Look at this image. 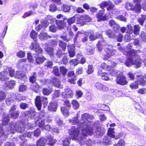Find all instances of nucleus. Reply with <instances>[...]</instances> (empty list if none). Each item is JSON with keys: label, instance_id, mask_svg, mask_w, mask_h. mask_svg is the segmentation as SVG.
<instances>
[{"label": "nucleus", "instance_id": "obj_1", "mask_svg": "<svg viewBox=\"0 0 146 146\" xmlns=\"http://www.w3.org/2000/svg\"><path fill=\"white\" fill-rule=\"evenodd\" d=\"M123 53L126 55H130L131 56L127 60L125 63L127 66L129 67L132 65H134L136 68L141 66V60L139 56L136 54L134 50L125 51Z\"/></svg>", "mask_w": 146, "mask_h": 146}, {"label": "nucleus", "instance_id": "obj_2", "mask_svg": "<svg viewBox=\"0 0 146 146\" xmlns=\"http://www.w3.org/2000/svg\"><path fill=\"white\" fill-rule=\"evenodd\" d=\"M94 118L93 115H89L88 113H86L82 114L80 120L78 123V127L81 128V130H89V129L92 128L90 126L91 123L90 119L91 120Z\"/></svg>", "mask_w": 146, "mask_h": 146}, {"label": "nucleus", "instance_id": "obj_3", "mask_svg": "<svg viewBox=\"0 0 146 146\" xmlns=\"http://www.w3.org/2000/svg\"><path fill=\"white\" fill-rule=\"evenodd\" d=\"M6 129V131L8 133V134L10 133H14L15 131L23 133L24 131L25 127L21 123H15L11 122L9 125H7Z\"/></svg>", "mask_w": 146, "mask_h": 146}, {"label": "nucleus", "instance_id": "obj_4", "mask_svg": "<svg viewBox=\"0 0 146 146\" xmlns=\"http://www.w3.org/2000/svg\"><path fill=\"white\" fill-rule=\"evenodd\" d=\"M8 72L9 73V76L12 77L14 75L15 71L10 68H7L5 71L0 73V80L3 81L8 80Z\"/></svg>", "mask_w": 146, "mask_h": 146}, {"label": "nucleus", "instance_id": "obj_5", "mask_svg": "<svg viewBox=\"0 0 146 146\" xmlns=\"http://www.w3.org/2000/svg\"><path fill=\"white\" fill-rule=\"evenodd\" d=\"M42 102L44 104L45 106H46L48 103L47 98L39 96L36 97L35 100V103L36 106L38 110L41 109Z\"/></svg>", "mask_w": 146, "mask_h": 146}, {"label": "nucleus", "instance_id": "obj_6", "mask_svg": "<svg viewBox=\"0 0 146 146\" xmlns=\"http://www.w3.org/2000/svg\"><path fill=\"white\" fill-rule=\"evenodd\" d=\"M82 135L81 136V137L78 138V139L79 141V142L80 145H84L86 141H84V139L85 138L86 136L88 134L91 135L93 132V130L92 128H90V129L89 130L87 129L81 130Z\"/></svg>", "mask_w": 146, "mask_h": 146}, {"label": "nucleus", "instance_id": "obj_7", "mask_svg": "<svg viewBox=\"0 0 146 146\" xmlns=\"http://www.w3.org/2000/svg\"><path fill=\"white\" fill-rule=\"evenodd\" d=\"M119 73V74L117 76L116 81L117 84L122 85H124L127 84V82L126 79L125 77L123 75V73L118 71L117 73Z\"/></svg>", "mask_w": 146, "mask_h": 146}, {"label": "nucleus", "instance_id": "obj_8", "mask_svg": "<svg viewBox=\"0 0 146 146\" xmlns=\"http://www.w3.org/2000/svg\"><path fill=\"white\" fill-rule=\"evenodd\" d=\"M79 130L78 129L73 127L69 131L71 138L72 139L76 140L78 139L79 135Z\"/></svg>", "mask_w": 146, "mask_h": 146}, {"label": "nucleus", "instance_id": "obj_9", "mask_svg": "<svg viewBox=\"0 0 146 146\" xmlns=\"http://www.w3.org/2000/svg\"><path fill=\"white\" fill-rule=\"evenodd\" d=\"M104 10H102L97 13L96 17L98 21L100 22L102 21H106L108 19V18L107 15H103L104 14Z\"/></svg>", "mask_w": 146, "mask_h": 146}, {"label": "nucleus", "instance_id": "obj_10", "mask_svg": "<svg viewBox=\"0 0 146 146\" xmlns=\"http://www.w3.org/2000/svg\"><path fill=\"white\" fill-rule=\"evenodd\" d=\"M30 48L40 54L42 53L43 52L42 49L40 47L36 40H34V42L32 43L31 45L30 46Z\"/></svg>", "mask_w": 146, "mask_h": 146}, {"label": "nucleus", "instance_id": "obj_11", "mask_svg": "<svg viewBox=\"0 0 146 146\" xmlns=\"http://www.w3.org/2000/svg\"><path fill=\"white\" fill-rule=\"evenodd\" d=\"M115 51V50H113L111 46L106 48L105 50L106 54L104 55V56L106 57H104V60H106L111 56L114 54Z\"/></svg>", "mask_w": 146, "mask_h": 146}, {"label": "nucleus", "instance_id": "obj_12", "mask_svg": "<svg viewBox=\"0 0 146 146\" xmlns=\"http://www.w3.org/2000/svg\"><path fill=\"white\" fill-rule=\"evenodd\" d=\"M16 110V106L13 105L12 106L9 110V113L11 117L13 119L17 118L19 115L20 113L19 110L15 111Z\"/></svg>", "mask_w": 146, "mask_h": 146}, {"label": "nucleus", "instance_id": "obj_13", "mask_svg": "<svg viewBox=\"0 0 146 146\" xmlns=\"http://www.w3.org/2000/svg\"><path fill=\"white\" fill-rule=\"evenodd\" d=\"M74 95L72 91L69 88L66 89L62 93V95L64 98H72Z\"/></svg>", "mask_w": 146, "mask_h": 146}, {"label": "nucleus", "instance_id": "obj_14", "mask_svg": "<svg viewBox=\"0 0 146 146\" xmlns=\"http://www.w3.org/2000/svg\"><path fill=\"white\" fill-rule=\"evenodd\" d=\"M105 131L106 130L104 128L98 127L94 132V135L97 137H100L103 135Z\"/></svg>", "mask_w": 146, "mask_h": 146}, {"label": "nucleus", "instance_id": "obj_15", "mask_svg": "<svg viewBox=\"0 0 146 146\" xmlns=\"http://www.w3.org/2000/svg\"><path fill=\"white\" fill-rule=\"evenodd\" d=\"M15 96L13 93L9 94L6 98V103L8 105H10L15 99Z\"/></svg>", "mask_w": 146, "mask_h": 146}, {"label": "nucleus", "instance_id": "obj_16", "mask_svg": "<svg viewBox=\"0 0 146 146\" xmlns=\"http://www.w3.org/2000/svg\"><path fill=\"white\" fill-rule=\"evenodd\" d=\"M53 85L58 88H62L63 85L60 84V82L59 80L56 77H54L52 80Z\"/></svg>", "mask_w": 146, "mask_h": 146}, {"label": "nucleus", "instance_id": "obj_17", "mask_svg": "<svg viewBox=\"0 0 146 146\" xmlns=\"http://www.w3.org/2000/svg\"><path fill=\"white\" fill-rule=\"evenodd\" d=\"M48 38H50L51 36L47 35L46 32L42 31H41L39 35V38L40 40H45Z\"/></svg>", "mask_w": 146, "mask_h": 146}, {"label": "nucleus", "instance_id": "obj_18", "mask_svg": "<svg viewBox=\"0 0 146 146\" xmlns=\"http://www.w3.org/2000/svg\"><path fill=\"white\" fill-rule=\"evenodd\" d=\"M36 62L38 64H40L46 60V58L42 56H35Z\"/></svg>", "mask_w": 146, "mask_h": 146}, {"label": "nucleus", "instance_id": "obj_19", "mask_svg": "<svg viewBox=\"0 0 146 146\" xmlns=\"http://www.w3.org/2000/svg\"><path fill=\"white\" fill-rule=\"evenodd\" d=\"M56 23L59 29H64L66 26V23L63 21H57Z\"/></svg>", "mask_w": 146, "mask_h": 146}, {"label": "nucleus", "instance_id": "obj_20", "mask_svg": "<svg viewBox=\"0 0 146 146\" xmlns=\"http://www.w3.org/2000/svg\"><path fill=\"white\" fill-rule=\"evenodd\" d=\"M46 142V139L42 137L37 141L36 146H44L45 145Z\"/></svg>", "mask_w": 146, "mask_h": 146}, {"label": "nucleus", "instance_id": "obj_21", "mask_svg": "<svg viewBox=\"0 0 146 146\" xmlns=\"http://www.w3.org/2000/svg\"><path fill=\"white\" fill-rule=\"evenodd\" d=\"M86 17V15H81L79 17L77 21V23L78 24L82 25L86 24L85 18Z\"/></svg>", "mask_w": 146, "mask_h": 146}, {"label": "nucleus", "instance_id": "obj_22", "mask_svg": "<svg viewBox=\"0 0 146 146\" xmlns=\"http://www.w3.org/2000/svg\"><path fill=\"white\" fill-rule=\"evenodd\" d=\"M114 129L113 128H109L108 132V135L110 137L113 138H115V139H117L119 138V137H117V136L115 137V135L113 134L114 133Z\"/></svg>", "mask_w": 146, "mask_h": 146}, {"label": "nucleus", "instance_id": "obj_23", "mask_svg": "<svg viewBox=\"0 0 146 146\" xmlns=\"http://www.w3.org/2000/svg\"><path fill=\"white\" fill-rule=\"evenodd\" d=\"M57 109V104L55 102L50 103L48 106V109L51 111H55Z\"/></svg>", "mask_w": 146, "mask_h": 146}, {"label": "nucleus", "instance_id": "obj_24", "mask_svg": "<svg viewBox=\"0 0 146 146\" xmlns=\"http://www.w3.org/2000/svg\"><path fill=\"white\" fill-rule=\"evenodd\" d=\"M67 48L69 51V56L71 57H73L75 55L74 46L72 45H68Z\"/></svg>", "mask_w": 146, "mask_h": 146}, {"label": "nucleus", "instance_id": "obj_25", "mask_svg": "<svg viewBox=\"0 0 146 146\" xmlns=\"http://www.w3.org/2000/svg\"><path fill=\"white\" fill-rule=\"evenodd\" d=\"M103 143L106 145L111 144L112 142L110 140V138L108 136H105L103 140Z\"/></svg>", "mask_w": 146, "mask_h": 146}, {"label": "nucleus", "instance_id": "obj_26", "mask_svg": "<svg viewBox=\"0 0 146 146\" xmlns=\"http://www.w3.org/2000/svg\"><path fill=\"white\" fill-rule=\"evenodd\" d=\"M52 91V89L50 87L44 88L42 90V92L44 95H48Z\"/></svg>", "mask_w": 146, "mask_h": 146}, {"label": "nucleus", "instance_id": "obj_27", "mask_svg": "<svg viewBox=\"0 0 146 146\" xmlns=\"http://www.w3.org/2000/svg\"><path fill=\"white\" fill-rule=\"evenodd\" d=\"M101 71L99 70L98 71V74L100 76H101V77L103 80H109V78L108 75V74L106 73H101Z\"/></svg>", "mask_w": 146, "mask_h": 146}, {"label": "nucleus", "instance_id": "obj_28", "mask_svg": "<svg viewBox=\"0 0 146 146\" xmlns=\"http://www.w3.org/2000/svg\"><path fill=\"white\" fill-rule=\"evenodd\" d=\"M102 36V35L97 33L95 35L91 34L89 36V38L91 40H94L98 38H100Z\"/></svg>", "mask_w": 146, "mask_h": 146}, {"label": "nucleus", "instance_id": "obj_29", "mask_svg": "<svg viewBox=\"0 0 146 146\" xmlns=\"http://www.w3.org/2000/svg\"><path fill=\"white\" fill-rule=\"evenodd\" d=\"M48 0H42L41 3V6L42 7V11L39 10V12L41 13H42L45 10V7L46 6L47 3L48 2Z\"/></svg>", "mask_w": 146, "mask_h": 146}, {"label": "nucleus", "instance_id": "obj_30", "mask_svg": "<svg viewBox=\"0 0 146 146\" xmlns=\"http://www.w3.org/2000/svg\"><path fill=\"white\" fill-rule=\"evenodd\" d=\"M46 142H49L48 144L52 146L53 145L56 143V141L55 139H53V138L50 136L48 137L46 139Z\"/></svg>", "mask_w": 146, "mask_h": 146}, {"label": "nucleus", "instance_id": "obj_31", "mask_svg": "<svg viewBox=\"0 0 146 146\" xmlns=\"http://www.w3.org/2000/svg\"><path fill=\"white\" fill-rule=\"evenodd\" d=\"M138 77L137 82L139 83V84L142 86H144L145 84V81L144 80V77L142 75H139Z\"/></svg>", "mask_w": 146, "mask_h": 146}, {"label": "nucleus", "instance_id": "obj_32", "mask_svg": "<svg viewBox=\"0 0 146 146\" xmlns=\"http://www.w3.org/2000/svg\"><path fill=\"white\" fill-rule=\"evenodd\" d=\"M78 113H77V117H74L72 119H70L69 121V122L73 125L77 124V126H78V123L79 121L78 120Z\"/></svg>", "mask_w": 146, "mask_h": 146}, {"label": "nucleus", "instance_id": "obj_33", "mask_svg": "<svg viewBox=\"0 0 146 146\" xmlns=\"http://www.w3.org/2000/svg\"><path fill=\"white\" fill-rule=\"evenodd\" d=\"M15 77L18 78L22 79L24 78H26L25 74L24 72L21 71H17L16 74L15 75Z\"/></svg>", "mask_w": 146, "mask_h": 146}, {"label": "nucleus", "instance_id": "obj_34", "mask_svg": "<svg viewBox=\"0 0 146 146\" xmlns=\"http://www.w3.org/2000/svg\"><path fill=\"white\" fill-rule=\"evenodd\" d=\"M24 136L23 135H20L19 137L17 138V141L20 144V145L23 144L25 141Z\"/></svg>", "mask_w": 146, "mask_h": 146}, {"label": "nucleus", "instance_id": "obj_35", "mask_svg": "<svg viewBox=\"0 0 146 146\" xmlns=\"http://www.w3.org/2000/svg\"><path fill=\"white\" fill-rule=\"evenodd\" d=\"M106 42L104 41H99L97 44V47L98 50L99 52L102 51L103 49V46L105 45Z\"/></svg>", "mask_w": 146, "mask_h": 146}, {"label": "nucleus", "instance_id": "obj_36", "mask_svg": "<svg viewBox=\"0 0 146 146\" xmlns=\"http://www.w3.org/2000/svg\"><path fill=\"white\" fill-rule=\"evenodd\" d=\"M3 117L4 119L2 121V124L3 125H5L9 121V117L8 115L6 114L3 115Z\"/></svg>", "mask_w": 146, "mask_h": 146}, {"label": "nucleus", "instance_id": "obj_37", "mask_svg": "<svg viewBox=\"0 0 146 146\" xmlns=\"http://www.w3.org/2000/svg\"><path fill=\"white\" fill-rule=\"evenodd\" d=\"M106 34L110 38H114L115 36V34L112 31L108 30L106 31Z\"/></svg>", "mask_w": 146, "mask_h": 146}, {"label": "nucleus", "instance_id": "obj_38", "mask_svg": "<svg viewBox=\"0 0 146 146\" xmlns=\"http://www.w3.org/2000/svg\"><path fill=\"white\" fill-rule=\"evenodd\" d=\"M6 86L10 88H13V86L15 85V82L13 80H11V81L7 82H5Z\"/></svg>", "mask_w": 146, "mask_h": 146}, {"label": "nucleus", "instance_id": "obj_39", "mask_svg": "<svg viewBox=\"0 0 146 146\" xmlns=\"http://www.w3.org/2000/svg\"><path fill=\"white\" fill-rule=\"evenodd\" d=\"M146 19V15H142L141 17L139 18L138 19V21L141 25H143Z\"/></svg>", "mask_w": 146, "mask_h": 146}, {"label": "nucleus", "instance_id": "obj_40", "mask_svg": "<svg viewBox=\"0 0 146 146\" xmlns=\"http://www.w3.org/2000/svg\"><path fill=\"white\" fill-rule=\"evenodd\" d=\"M73 107L75 110H77L79 106V104L78 101L76 100H73L72 102Z\"/></svg>", "mask_w": 146, "mask_h": 146}, {"label": "nucleus", "instance_id": "obj_41", "mask_svg": "<svg viewBox=\"0 0 146 146\" xmlns=\"http://www.w3.org/2000/svg\"><path fill=\"white\" fill-rule=\"evenodd\" d=\"M130 88L132 89H136L138 88V84L137 81L131 83L129 85Z\"/></svg>", "mask_w": 146, "mask_h": 146}, {"label": "nucleus", "instance_id": "obj_42", "mask_svg": "<svg viewBox=\"0 0 146 146\" xmlns=\"http://www.w3.org/2000/svg\"><path fill=\"white\" fill-rule=\"evenodd\" d=\"M94 69L92 65H89L88 66V69L86 71L87 73L90 75L94 72Z\"/></svg>", "mask_w": 146, "mask_h": 146}, {"label": "nucleus", "instance_id": "obj_43", "mask_svg": "<svg viewBox=\"0 0 146 146\" xmlns=\"http://www.w3.org/2000/svg\"><path fill=\"white\" fill-rule=\"evenodd\" d=\"M3 129L1 126H0V137H2L5 139L7 138V135L5 134Z\"/></svg>", "mask_w": 146, "mask_h": 146}, {"label": "nucleus", "instance_id": "obj_44", "mask_svg": "<svg viewBox=\"0 0 146 146\" xmlns=\"http://www.w3.org/2000/svg\"><path fill=\"white\" fill-rule=\"evenodd\" d=\"M61 110L64 115L68 116L69 115V112L66 108L65 107L62 106L61 107Z\"/></svg>", "mask_w": 146, "mask_h": 146}, {"label": "nucleus", "instance_id": "obj_45", "mask_svg": "<svg viewBox=\"0 0 146 146\" xmlns=\"http://www.w3.org/2000/svg\"><path fill=\"white\" fill-rule=\"evenodd\" d=\"M134 30L133 31L134 34L135 35H137L139 34L140 31V27L139 25H135L134 27Z\"/></svg>", "mask_w": 146, "mask_h": 146}, {"label": "nucleus", "instance_id": "obj_46", "mask_svg": "<svg viewBox=\"0 0 146 146\" xmlns=\"http://www.w3.org/2000/svg\"><path fill=\"white\" fill-rule=\"evenodd\" d=\"M45 50L48 54L50 55H53L54 54V49L51 47H48L45 48Z\"/></svg>", "mask_w": 146, "mask_h": 146}, {"label": "nucleus", "instance_id": "obj_47", "mask_svg": "<svg viewBox=\"0 0 146 146\" xmlns=\"http://www.w3.org/2000/svg\"><path fill=\"white\" fill-rule=\"evenodd\" d=\"M58 45L59 46L62 48L64 51L65 50L66 46V43L63 42L62 41L60 40L59 42Z\"/></svg>", "mask_w": 146, "mask_h": 146}, {"label": "nucleus", "instance_id": "obj_48", "mask_svg": "<svg viewBox=\"0 0 146 146\" xmlns=\"http://www.w3.org/2000/svg\"><path fill=\"white\" fill-rule=\"evenodd\" d=\"M133 6V4L129 2H127L125 4V9L127 10H132L133 9L131 8Z\"/></svg>", "mask_w": 146, "mask_h": 146}, {"label": "nucleus", "instance_id": "obj_49", "mask_svg": "<svg viewBox=\"0 0 146 146\" xmlns=\"http://www.w3.org/2000/svg\"><path fill=\"white\" fill-rule=\"evenodd\" d=\"M37 35V34L36 32L34 31L33 30L31 32L30 36L34 40H37V39L36 38Z\"/></svg>", "mask_w": 146, "mask_h": 146}, {"label": "nucleus", "instance_id": "obj_50", "mask_svg": "<svg viewBox=\"0 0 146 146\" xmlns=\"http://www.w3.org/2000/svg\"><path fill=\"white\" fill-rule=\"evenodd\" d=\"M141 6L138 4L136 5L134 7L133 10L137 13H139L141 11Z\"/></svg>", "mask_w": 146, "mask_h": 146}, {"label": "nucleus", "instance_id": "obj_51", "mask_svg": "<svg viewBox=\"0 0 146 146\" xmlns=\"http://www.w3.org/2000/svg\"><path fill=\"white\" fill-rule=\"evenodd\" d=\"M61 9L64 12H68L70 10V7L68 5H63L61 8Z\"/></svg>", "mask_w": 146, "mask_h": 146}, {"label": "nucleus", "instance_id": "obj_52", "mask_svg": "<svg viewBox=\"0 0 146 146\" xmlns=\"http://www.w3.org/2000/svg\"><path fill=\"white\" fill-rule=\"evenodd\" d=\"M70 138L68 137L66 138L63 141V146H67L70 144Z\"/></svg>", "mask_w": 146, "mask_h": 146}, {"label": "nucleus", "instance_id": "obj_53", "mask_svg": "<svg viewBox=\"0 0 146 146\" xmlns=\"http://www.w3.org/2000/svg\"><path fill=\"white\" fill-rule=\"evenodd\" d=\"M53 73L56 76H59L60 73L59 72V69L57 67H54L53 68Z\"/></svg>", "mask_w": 146, "mask_h": 146}, {"label": "nucleus", "instance_id": "obj_54", "mask_svg": "<svg viewBox=\"0 0 146 146\" xmlns=\"http://www.w3.org/2000/svg\"><path fill=\"white\" fill-rule=\"evenodd\" d=\"M109 2L110 1H104L102 2L100 4V7L102 9H104L105 7L109 5Z\"/></svg>", "mask_w": 146, "mask_h": 146}, {"label": "nucleus", "instance_id": "obj_55", "mask_svg": "<svg viewBox=\"0 0 146 146\" xmlns=\"http://www.w3.org/2000/svg\"><path fill=\"white\" fill-rule=\"evenodd\" d=\"M25 52L20 50L17 53V56L20 58H22L25 56Z\"/></svg>", "mask_w": 146, "mask_h": 146}, {"label": "nucleus", "instance_id": "obj_56", "mask_svg": "<svg viewBox=\"0 0 146 146\" xmlns=\"http://www.w3.org/2000/svg\"><path fill=\"white\" fill-rule=\"evenodd\" d=\"M75 21V18L73 17L71 18L68 19L67 20V22L68 25H71L74 23Z\"/></svg>", "mask_w": 146, "mask_h": 146}, {"label": "nucleus", "instance_id": "obj_57", "mask_svg": "<svg viewBox=\"0 0 146 146\" xmlns=\"http://www.w3.org/2000/svg\"><path fill=\"white\" fill-rule=\"evenodd\" d=\"M35 13L34 12H33L32 11H28L27 12H26L24 15H23V17L24 18H25L26 17H28V16H30L31 15H34Z\"/></svg>", "mask_w": 146, "mask_h": 146}, {"label": "nucleus", "instance_id": "obj_58", "mask_svg": "<svg viewBox=\"0 0 146 146\" xmlns=\"http://www.w3.org/2000/svg\"><path fill=\"white\" fill-rule=\"evenodd\" d=\"M49 10L50 11L54 12L57 10V8L56 6L54 4H51L49 6Z\"/></svg>", "mask_w": 146, "mask_h": 146}, {"label": "nucleus", "instance_id": "obj_59", "mask_svg": "<svg viewBox=\"0 0 146 146\" xmlns=\"http://www.w3.org/2000/svg\"><path fill=\"white\" fill-rule=\"evenodd\" d=\"M52 62L50 61H48L44 64V66L46 68H51L52 66Z\"/></svg>", "mask_w": 146, "mask_h": 146}, {"label": "nucleus", "instance_id": "obj_60", "mask_svg": "<svg viewBox=\"0 0 146 146\" xmlns=\"http://www.w3.org/2000/svg\"><path fill=\"white\" fill-rule=\"evenodd\" d=\"M101 67L102 69H106L108 70H110V66H108L105 63H102L101 66Z\"/></svg>", "mask_w": 146, "mask_h": 146}, {"label": "nucleus", "instance_id": "obj_61", "mask_svg": "<svg viewBox=\"0 0 146 146\" xmlns=\"http://www.w3.org/2000/svg\"><path fill=\"white\" fill-rule=\"evenodd\" d=\"M60 70L61 73L63 75H65L67 72V69L64 67H60Z\"/></svg>", "mask_w": 146, "mask_h": 146}, {"label": "nucleus", "instance_id": "obj_62", "mask_svg": "<svg viewBox=\"0 0 146 146\" xmlns=\"http://www.w3.org/2000/svg\"><path fill=\"white\" fill-rule=\"evenodd\" d=\"M27 87L26 85H21L19 87V92H24L27 89Z\"/></svg>", "mask_w": 146, "mask_h": 146}, {"label": "nucleus", "instance_id": "obj_63", "mask_svg": "<svg viewBox=\"0 0 146 146\" xmlns=\"http://www.w3.org/2000/svg\"><path fill=\"white\" fill-rule=\"evenodd\" d=\"M6 97L5 93L2 91H0V101L5 99Z\"/></svg>", "mask_w": 146, "mask_h": 146}, {"label": "nucleus", "instance_id": "obj_64", "mask_svg": "<svg viewBox=\"0 0 146 146\" xmlns=\"http://www.w3.org/2000/svg\"><path fill=\"white\" fill-rule=\"evenodd\" d=\"M33 90L35 92H38L39 88V85L37 84H35V85L32 86Z\"/></svg>", "mask_w": 146, "mask_h": 146}]
</instances>
